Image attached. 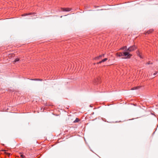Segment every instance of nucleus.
<instances>
[{
  "label": "nucleus",
  "instance_id": "nucleus-1",
  "mask_svg": "<svg viewBox=\"0 0 158 158\" xmlns=\"http://www.w3.org/2000/svg\"><path fill=\"white\" fill-rule=\"evenodd\" d=\"M116 55L119 57L122 56L125 57H122V58L123 59H129L132 56V55L131 54L129 53L126 51H123L122 52L117 53L116 54Z\"/></svg>",
  "mask_w": 158,
  "mask_h": 158
},
{
  "label": "nucleus",
  "instance_id": "nucleus-2",
  "mask_svg": "<svg viewBox=\"0 0 158 158\" xmlns=\"http://www.w3.org/2000/svg\"><path fill=\"white\" fill-rule=\"evenodd\" d=\"M136 49V47L135 45H133L128 48L127 50L128 51H127V52L130 53V52L135 50Z\"/></svg>",
  "mask_w": 158,
  "mask_h": 158
},
{
  "label": "nucleus",
  "instance_id": "nucleus-3",
  "mask_svg": "<svg viewBox=\"0 0 158 158\" xmlns=\"http://www.w3.org/2000/svg\"><path fill=\"white\" fill-rule=\"evenodd\" d=\"M153 29H151L148 31H145L144 34H145V35H147V34H149L152 33L153 32Z\"/></svg>",
  "mask_w": 158,
  "mask_h": 158
},
{
  "label": "nucleus",
  "instance_id": "nucleus-4",
  "mask_svg": "<svg viewBox=\"0 0 158 158\" xmlns=\"http://www.w3.org/2000/svg\"><path fill=\"white\" fill-rule=\"evenodd\" d=\"M136 54L137 55L140 57V58L143 59V57L141 55V53L138 50L136 52Z\"/></svg>",
  "mask_w": 158,
  "mask_h": 158
},
{
  "label": "nucleus",
  "instance_id": "nucleus-5",
  "mask_svg": "<svg viewBox=\"0 0 158 158\" xmlns=\"http://www.w3.org/2000/svg\"><path fill=\"white\" fill-rule=\"evenodd\" d=\"M71 120L72 121H73V123H78L79 121H80V119H79L78 118H76L75 120H73V119L71 118Z\"/></svg>",
  "mask_w": 158,
  "mask_h": 158
},
{
  "label": "nucleus",
  "instance_id": "nucleus-6",
  "mask_svg": "<svg viewBox=\"0 0 158 158\" xmlns=\"http://www.w3.org/2000/svg\"><path fill=\"white\" fill-rule=\"evenodd\" d=\"M61 10L64 12H68L69 11V8H61Z\"/></svg>",
  "mask_w": 158,
  "mask_h": 158
},
{
  "label": "nucleus",
  "instance_id": "nucleus-7",
  "mask_svg": "<svg viewBox=\"0 0 158 158\" xmlns=\"http://www.w3.org/2000/svg\"><path fill=\"white\" fill-rule=\"evenodd\" d=\"M95 81L96 82V83L97 84H98L100 82V79L99 78H98L96 79H95Z\"/></svg>",
  "mask_w": 158,
  "mask_h": 158
},
{
  "label": "nucleus",
  "instance_id": "nucleus-8",
  "mask_svg": "<svg viewBox=\"0 0 158 158\" xmlns=\"http://www.w3.org/2000/svg\"><path fill=\"white\" fill-rule=\"evenodd\" d=\"M127 49L128 48H127V46H124L121 48V49L124 50L123 51H127Z\"/></svg>",
  "mask_w": 158,
  "mask_h": 158
},
{
  "label": "nucleus",
  "instance_id": "nucleus-9",
  "mask_svg": "<svg viewBox=\"0 0 158 158\" xmlns=\"http://www.w3.org/2000/svg\"><path fill=\"white\" fill-rule=\"evenodd\" d=\"M31 80H33V81H41L43 80L42 79H38V78H35V79H30Z\"/></svg>",
  "mask_w": 158,
  "mask_h": 158
},
{
  "label": "nucleus",
  "instance_id": "nucleus-10",
  "mask_svg": "<svg viewBox=\"0 0 158 158\" xmlns=\"http://www.w3.org/2000/svg\"><path fill=\"white\" fill-rule=\"evenodd\" d=\"M35 14H36V13H30L28 14H26L24 15L26 16V15H35Z\"/></svg>",
  "mask_w": 158,
  "mask_h": 158
},
{
  "label": "nucleus",
  "instance_id": "nucleus-11",
  "mask_svg": "<svg viewBox=\"0 0 158 158\" xmlns=\"http://www.w3.org/2000/svg\"><path fill=\"white\" fill-rule=\"evenodd\" d=\"M19 58H16L15 59V60L13 62L14 63H15V62L19 61Z\"/></svg>",
  "mask_w": 158,
  "mask_h": 158
},
{
  "label": "nucleus",
  "instance_id": "nucleus-12",
  "mask_svg": "<svg viewBox=\"0 0 158 158\" xmlns=\"http://www.w3.org/2000/svg\"><path fill=\"white\" fill-rule=\"evenodd\" d=\"M102 57V56L101 55H100V56H97V57H95V58H94V59H95V60H97V59H99V58H101V57Z\"/></svg>",
  "mask_w": 158,
  "mask_h": 158
},
{
  "label": "nucleus",
  "instance_id": "nucleus-13",
  "mask_svg": "<svg viewBox=\"0 0 158 158\" xmlns=\"http://www.w3.org/2000/svg\"><path fill=\"white\" fill-rule=\"evenodd\" d=\"M108 59L107 58H105L103 60H102V62H103L106 61Z\"/></svg>",
  "mask_w": 158,
  "mask_h": 158
},
{
  "label": "nucleus",
  "instance_id": "nucleus-14",
  "mask_svg": "<svg viewBox=\"0 0 158 158\" xmlns=\"http://www.w3.org/2000/svg\"><path fill=\"white\" fill-rule=\"evenodd\" d=\"M20 154H21V157H22V158H25V156H24L21 153H20Z\"/></svg>",
  "mask_w": 158,
  "mask_h": 158
},
{
  "label": "nucleus",
  "instance_id": "nucleus-15",
  "mask_svg": "<svg viewBox=\"0 0 158 158\" xmlns=\"http://www.w3.org/2000/svg\"><path fill=\"white\" fill-rule=\"evenodd\" d=\"M5 153L7 155H8L9 156H10V153H7V152H5Z\"/></svg>",
  "mask_w": 158,
  "mask_h": 158
},
{
  "label": "nucleus",
  "instance_id": "nucleus-16",
  "mask_svg": "<svg viewBox=\"0 0 158 158\" xmlns=\"http://www.w3.org/2000/svg\"><path fill=\"white\" fill-rule=\"evenodd\" d=\"M102 62H102V61H99L98 62H97V64H101V63H102Z\"/></svg>",
  "mask_w": 158,
  "mask_h": 158
},
{
  "label": "nucleus",
  "instance_id": "nucleus-17",
  "mask_svg": "<svg viewBox=\"0 0 158 158\" xmlns=\"http://www.w3.org/2000/svg\"><path fill=\"white\" fill-rule=\"evenodd\" d=\"M147 64H152V63H150V61H149V62H148L147 63Z\"/></svg>",
  "mask_w": 158,
  "mask_h": 158
},
{
  "label": "nucleus",
  "instance_id": "nucleus-18",
  "mask_svg": "<svg viewBox=\"0 0 158 158\" xmlns=\"http://www.w3.org/2000/svg\"><path fill=\"white\" fill-rule=\"evenodd\" d=\"M157 72H155V73H154V75H156V74H157Z\"/></svg>",
  "mask_w": 158,
  "mask_h": 158
},
{
  "label": "nucleus",
  "instance_id": "nucleus-19",
  "mask_svg": "<svg viewBox=\"0 0 158 158\" xmlns=\"http://www.w3.org/2000/svg\"><path fill=\"white\" fill-rule=\"evenodd\" d=\"M104 55H105L104 54H103L101 55V56H102V57H104Z\"/></svg>",
  "mask_w": 158,
  "mask_h": 158
},
{
  "label": "nucleus",
  "instance_id": "nucleus-20",
  "mask_svg": "<svg viewBox=\"0 0 158 158\" xmlns=\"http://www.w3.org/2000/svg\"><path fill=\"white\" fill-rule=\"evenodd\" d=\"M104 55H105L104 54H103L101 55V56H102V57H104Z\"/></svg>",
  "mask_w": 158,
  "mask_h": 158
},
{
  "label": "nucleus",
  "instance_id": "nucleus-21",
  "mask_svg": "<svg viewBox=\"0 0 158 158\" xmlns=\"http://www.w3.org/2000/svg\"><path fill=\"white\" fill-rule=\"evenodd\" d=\"M1 151H6V150H2Z\"/></svg>",
  "mask_w": 158,
  "mask_h": 158
},
{
  "label": "nucleus",
  "instance_id": "nucleus-22",
  "mask_svg": "<svg viewBox=\"0 0 158 158\" xmlns=\"http://www.w3.org/2000/svg\"><path fill=\"white\" fill-rule=\"evenodd\" d=\"M69 116H70V117H71V116H72L71 114H70Z\"/></svg>",
  "mask_w": 158,
  "mask_h": 158
},
{
  "label": "nucleus",
  "instance_id": "nucleus-23",
  "mask_svg": "<svg viewBox=\"0 0 158 158\" xmlns=\"http://www.w3.org/2000/svg\"><path fill=\"white\" fill-rule=\"evenodd\" d=\"M68 15V14H67V15H64V16H66V15Z\"/></svg>",
  "mask_w": 158,
  "mask_h": 158
},
{
  "label": "nucleus",
  "instance_id": "nucleus-24",
  "mask_svg": "<svg viewBox=\"0 0 158 158\" xmlns=\"http://www.w3.org/2000/svg\"><path fill=\"white\" fill-rule=\"evenodd\" d=\"M135 89H137V87H135Z\"/></svg>",
  "mask_w": 158,
  "mask_h": 158
},
{
  "label": "nucleus",
  "instance_id": "nucleus-25",
  "mask_svg": "<svg viewBox=\"0 0 158 158\" xmlns=\"http://www.w3.org/2000/svg\"><path fill=\"white\" fill-rule=\"evenodd\" d=\"M69 10H70V11H71V8H70Z\"/></svg>",
  "mask_w": 158,
  "mask_h": 158
},
{
  "label": "nucleus",
  "instance_id": "nucleus-26",
  "mask_svg": "<svg viewBox=\"0 0 158 158\" xmlns=\"http://www.w3.org/2000/svg\"><path fill=\"white\" fill-rule=\"evenodd\" d=\"M62 16H61L60 17L61 18L62 17Z\"/></svg>",
  "mask_w": 158,
  "mask_h": 158
},
{
  "label": "nucleus",
  "instance_id": "nucleus-27",
  "mask_svg": "<svg viewBox=\"0 0 158 158\" xmlns=\"http://www.w3.org/2000/svg\"><path fill=\"white\" fill-rule=\"evenodd\" d=\"M157 96H158V95H157Z\"/></svg>",
  "mask_w": 158,
  "mask_h": 158
}]
</instances>
